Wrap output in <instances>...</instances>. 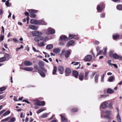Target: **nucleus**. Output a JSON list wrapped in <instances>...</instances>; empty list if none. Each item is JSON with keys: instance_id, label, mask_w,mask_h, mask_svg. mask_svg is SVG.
Wrapping results in <instances>:
<instances>
[{"instance_id": "nucleus-28", "label": "nucleus", "mask_w": 122, "mask_h": 122, "mask_svg": "<svg viewBox=\"0 0 122 122\" xmlns=\"http://www.w3.org/2000/svg\"><path fill=\"white\" fill-rule=\"evenodd\" d=\"M117 9L119 10H122V5H118L117 6Z\"/></svg>"}, {"instance_id": "nucleus-60", "label": "nucleus", "mask_w": 122, "mask_h": 122, "mask_svg": "<svg viewBox=\"0 0 122 122\" xmlns=\"http://www.w3.org/2000/svg\"><path fill=\"white\" fill-rule=\"evenodd\" d=\"M113 66L114 67L116 68H117L118 66L116 64H112V66Z\"/></svg>"}, {"instance_id": "nucleus-13", "label": "nucleus", "mask_w": 122, "mask_h": 122, "mask_svg": "<svg viewBox=\"0 0 122 122\" xmlns=\"http://www.w3.org/2000/svg\"><path fill=\"white\" fill-rule=\"evenodd\" d=\"M28 27L33 30H36L37 29V27L35 25H29Z\"/></svg>"}, {"instance_id": "nucleus-56", "label": "nucleus", "mask_w": 122, "mask_h": 122, "mask_svg": "<svg viewBox=\"0 0 122 122\" xmlns=\"http://www.w3.org/2000/svg\"><path fill=\"white\" fill-rule=\"evenodd\" d=\"M99 43V42L97 41H95L94 42V44L95 45H97Z\"/></svg>"}, {"instance_id": "nucleus-24", "label": "nucleus", "mask_w": 122, "mask_h": 122, "mask_svg": "<svg viewBox=\"0 0 122 122\" xmlns=\"http://www.w3.org/2000/svg\"><path fill=\"white\" fill-rule=\"evenodd\" d=\"M99 76V74H97L96 75L95 77V81L96 83H97L98 82V79Z\"/></svg>"}, {"instance_id": "nucleus-48", "label": "nucleus", "mask_w": 122, "mask_h": 122, "mask_svg": "<svg viewBox=\"0 0 122 122\" xmlns=\"http://www.w3.org/2000/svg\"><path fill=\"white\" fill-rule=\"evenodd\" d=\"M38 64L40 67L43 66L44 65L42 62L40 61L39 62Z\"/></svg>"}, {"instance_id": "nucleus-46", "label": "nucleus", "mask_w": 122, "mask_h": 122, "mask_svg": "<svg viewBox=\"0 0 122 122\" xmlns=\"http://www.w3.org/2000/svg\"><path fill=\"white\" fill-rule=\"evenodd\" d=\"M5 56L4 57H5L6 58V59L7 58L8 59V60L9 59L10 56L7 53L5 54Z\"/></svg>"}, {"instance_id": "nucleus-43", "label": "nucleus", "mask_w": 122, "mask_h": 122, "mask_svg": "<svg viewBox=\"0 0 122 122\" xmlns=\"http://www.w3.org/2000/svg\"><path fill=\"white\" fill-rule=\"evenodd\" d=\"M15 121V118L14 117H13L8 122H14Z\"/></svg>"}, {"instance_id": "nucleus-9", "label": "nucleus", "mask_w": 122, "mask_h": 122, "mask_svg": "<svg viewBox=\"0 0 122 122\" xmlns=\"http://www.w3.org/2000/svg\"><path fill=\"white\" fill-rule=\"evenodd\" d=\"M71 72V70L69 68H66L65 71L66 76H70Z\"/></svg>"}, {"instance_id": "nucleus-53", "label": "nucleus", "mask_w": 122, "mask_h": 122, "mask_svg": "<svg viewBox=\"0 0 122 122\" xmlns=\"http://www.w3.org/2000/svg\"><path fill=\"white\" fill-rule=\"evenodd\" d=\"M111 61H112L111 60H109L107 61V63L109 64V65L111 66H112V64L111 63Z\"/></svg>"}, {"instance_id": "nucleus-51", "label": "nucleus", "mask_w": 122, "mask_h": 122, "mask_svg": "<svg viewBox=\"0 0 122 122\" xmlns=\"http://www.w3.org/2000/svg\"><path fill=\"white\" fill-rule=\"evenodd\" d=\"M104 75L103 74L101 76V81L102 82H104Z\"/></svg>"}, {"instance_id": "nucleus-61", "label": "nucleus", "mask_w": 122, "mask_h": 122, "mask_svg": "<svg viewBox=\"0 0 122 122\" xmlns=\"http://www.w3.org/2000/svg\"><path fill=\"white\" fill-rule=\"evenodd\" d=\"M34 68L36 69L39 71L38 70V66L37 65H35L34 67Z\"/></svg>"}, {"instance_id": "nucleus-62", "label": "nucleus", "mask_w": 122, "mask_h": 122, "mask_svg": "<svg viewBox=\"0 0 122 122\" xmlns=\"http://www.w3.org/2000/svg\"><path fill=\"white\" fill-rule=\"evenodd\" d=\"M4 36H3L0 37V41H1L4 40Z\"/></svg>"}, {"instance_id": "nucleus-26", "label": "nucleus", "mask_w": 122, "mask_h": 122, "mask_svg": "<svg viewBox=\"0 0 122 122\" xmlns=\"http://www.w3.org/2000/svg\"><path fill=\"white\" fill-rule=\"evenodd\" d=\"M38 72L42 77H44L45 76V74L42 71L40 70Z\"/></svg>"}, {"instance_id": "nucleus-3", "label": "nucleus", "mask_w": 122, "mask_h": 122, "mask_svg": "<svg viewBox=\"0 0 122 122\" xmlns=\"http://www.w3.org/2000/svg\"><path fill=\"white\" fill-rule=\"evenodd\" d=\"M34 40L36 42L38 43L40 41L45 40L44 37L41 36L36 37L34 38Z\"/></svg>"}, {"instance_id": "nucleus-37", "label": "nucleus", "mask_w": 122, "mask_h": 122, "mask_svg": "<svg viewBox=\"0 0 122 122\" xmlns=\"http://www.w3.org/2000/svg\"><path fill=\"white\" fill-rule=\"evenodd\" d=\"M10 112L9 111H7L3 114V115L4 116H6L9 114L10 113Z\"/></svg>"}, {"instance_id": "nucleus-1", "label": "nucleus", "mask_w": 122, "mask_h": 122, "mask_svg": "<svg viewBox=\"0 0 122 122\" xmlns=\"http://www.w3.org/2000/svg\"><path fill=\"white\" fill-rule=\"evenodd\" d=\"M65 52L64 54L66 58H68L70 54V52L68 51H66L65 49H63L61 53V55H63L64 53Z\"/></svg>"}, {"instance_id": "nucleus-32", "label": "nucleus", "mask_w": 122, "mask_h": 122, "mask_svg": "<svg viewBox=\"0 0 122 122\" xmlns=\"http://www.w3.org/2000/svg\"><path fill=\"white\" fill-rule=\"evenodd\" d=\"M88 72H86L85 74L84 79L85 80H87L88 79Z\"/></svg>"}, {"instance_id": "nucleus-49", "label": "nucleus", "mask_w": 122, "mask_h": 122, "mask_svg": "<svg viewBox=\"0 0 122 122\" xmlns=\"http://www.w3.org/2000/svg\"><path fill=\"white\" fill-rule=\"evenodd\" d=\"M7 7H10L11 5V4H10L9 2L6 1L5 3Z\"/></svg>"}, {"instance_id": "nucleus-23", "label": "nucleus", "mask_w": 122, "mask_h": 122, "mask_svg": "<svg viewBox=\"0 0 122 122\" xmlns=\"http://www.w3.org/2000/svg\"><path fill=\"white\" fill-rule=\"evenodd\" d=\"M60 51V50L59 48H55L53 50V52L56 53H59Z\"/></svg>"}, {"instance_id": "nucleus-40", "label": "nucleus", "mask_w": 122, "mask_h": 122, "mask_svg": "<svg viewBox=\"0 0 122 122\" xmlns=\"http://www.w3.org/2000/svg\"><path fill=\"white\" fill-rule=\"evenodd\" d=\"M75 36L74 35L70 34L69 35V39H71L75 37Z\"/></svg>"}, {"instance_id": "nucleus-57", "label": "nucleus", "mask_w": 122, "mask_h": 122, "mask_svg": "<svg viewBox=\"0 0 122 122\" xmlns=\"http://www.w3.org/2000/svg\"><path fill=\"white\" fill-rule=\"evenodd\" d=\"M95 74V73L93 72L92 74L90 76V78L91 79H92L93 78Z\"/></svg>"}, {"instance_id": "nucleus-58", "label": "nucleus", "mask_w": 122, "mask_h": 122, "mask_svg": "<svg viewBox=\"0 0 122 122\" xmlns=\"http://www.w3.org/2000/svg\"><path fill=\"white\" fill-rule=\"evenodd\" d=\"M59 44L61 46H63L64 45V42L61 41L59 43Z\"/></svg>"}, {"instance_id": "nucleus-15", "label": "nucleus", "mask_w": 122, "mask_h": 122, "mask_svg": "<svg viewBox=\"0 0 122 122\" xmlns=\"http://www.w3.org/2000/svg\"><path fill=\"white\" fill-rule=\"evenodd\" d=\"M22 69L28 71H31L33 70L32 67H27L22 68Z\"/></svg>"}, {"instance_id": "nucleus-38", "label": "nucleus", "mask_w": 122, "mask_h": 122, "mask_svg": "<svg viewBox=\"0 0 122 122\" xmlns=\"http://www.w3.org/2000/svg\"><path fill=\"white\" fill-rule=\"evenodd\" d=\"M44 110V108H41L39 109L37 112V113L38 114H39L41 112L43 111Z\"/></svg>"}, {"instance_id": "nucleus-18", "label": "nucleus", "mask_w": 122, "mask_h": 122, "mask_svg": "<svg viewBox=\"0 0 122 122\" xmlns=\"http://www.w3.org/2000/svg\"><path fill=\"white\" fill-rule=\"evenodd\" d=\"M25 65L26 66H30L32 64V63L31 62L28 61H26L24 62Z\"/></svg>"}, {"instance_id": "nucleus-20", "label": "nucleus", "mask_w": 122, "mask_h": 122, "mask_svg": "<svg viewBox=\"0 0 122 122\" xmlns=\"http://www.w3.org/2000/svg\"><path fill=\"white\" fill-rule=\"evenodd\" d=\"M39 21V22L38 23V24L42 25H46V22L44 20H38Z\"/></svg>"}, {"instance_id": "nucleus-6", "label": "nucleus", "mask_w": 122, "mask_h": 122, "mask_svg": "<svg viewBox=\"0 0 122 122\" xmlns=\"http://www.w3.org/2000/svg\"><path fill=\"white\" fill-rule=\"evenodd\" d=\"M92 57L90 55H88L86 56L84 59V60L87 61H90L92 59Z\"/></svg>"}, {"instance_id": "nucleus-39", "label": "nucleus", "mask_w": 122, "mask_h": 122, "mask_svg": "<svg viewBox=\"0 0 122 122\" xmlns=\"http://www.w3.org/2000/svg\"><path fill=\"white\" fill-rule=\"evenodd\" d=\"M114 53H113V51H111L109 53V56L110 57H112Z\"/></svg>"}, {"instance_id": "nucleus-16", "label": "nucleus", "mask_w": 122, "mask_h": 122, "mask_svg": "<svg viewBox=\"0 0 122 122\" xmlns=\"http://www.w3.org/2000/svg\"><path fill=\"white\" fill-rule=\"evenodd\" d=\"M72 73L73 75L76 78H77V77L78 74V73L77 71H73L72 72Z\"/></svg>"}, {"instance_id": "nucleus-12", "label": "nucleus", "mask_w": 122, "mask_h": 122, "mask_svg": "<svg viewBox=\"0 0 122 122\" xmlns=\"http://www.w3.org/2000/svg\"><path fill=\"white\" fill-rule=\"evenodd\" d=\"M108 103L106 102H105L101 105L102 107L103 108H105L107 107Z\"/></svg>"}, {"instance_id": "nucleus-17", "label": "nucleus", "mask_w": 122, "mask_h": 122, "mask_svg": "<svg viewBox=\"0 0 122 122\" xmlns=\"http://www.w3.org/2000/svg\"><path fill=\"white\" fill-rule=\"evenodd\" d=\"M34 105L35 106H39V101L38 100H34L33 101Z\"/></svg>"}, {"instance_id": "nucleus-63", "label": "nucleus", "mask_w": 122, "mask_h": 122, "mask_svg": "<svg viewBox=\"0 0 122 122\" xmlns=\"http://www.w3.org/2000/svg\"><path fill=\"white\" fill-rule=\"evenodd\" d=\"M13 40H14V41L18 43L19 42L18 40H17L16 38H13Z\"/></svg>"}, {"instance_id": "nucleus-5", "label": "nucleus", "mask_w": 122, "mask_h": 122, "mask_svg": "<svg viewBox=\"0 0 122 122\" xmlns=\"http://www.w3.org/2000/svg\"><path fill=\"white\" fill-rule=\"evenodd\" d=\"M32 35L34 36H38L42 35L41 32L38 31H32Z\"/></svg>"}, {"instance_id": "nucleus-36", "label": "nucleus", "mask_w": 122, "mask_h": 122, "mask_svg": "<svg viewBox=\"0 0 122 122\" xmlns=\"http://www.w3.org/2000/svg\"><path fill=\"white\" fill-rule=\"evenodd\" d=\"M45 104V102L44 101L40 102L39 101V106H43Z\"/></svg>"}, {"instance_id": "nucleus-64", "label": "nucleus", "mask_w": 122, "mask_h": 122, "mask_svg": "<svg viewBox=\"0 0 122 122\" xmlns=\"http://www.w3.org/2000/svg\"><path fill=\"white\" fill-rule=\"evenodd\" d=\"M118 59L120 60H122V56H118Z\"/></svg>"}, {"instance_id": "nucleus-31", "label": "nucleus", "mask_w": 122, "mask_h": 122, "mask_svg": "<svg viewBox=\"0 0 122 122\" xmlns=\"http://www.w3.org/2000/svg\"><path fill=\"white\" fill-rule=\"evenodd\" d=\"M113 79L114 77L113 76H111L109 77L108 81L110 82H112L113 81Z\"/></svg>"}, {"instance_id": "nucleus-27", "label": "nucleus", "mask_w": 122, "mask_h": 122, "mask_svg": "<svg viewBox=\"0 0 122 122\" xmlns=\"http://www.w3.org/2000/svg\"><path fill=\"white\" fill-rule=\"evenodd\" d=\"M114 92V91L113 89L109 88L107 89V93L109 94H111L113 93Z\"/></svg>"}, {"instance_id": "nucleus-35", "label": "nucleus", "mask_w": 122, "mask_h": 122, "mask_svg": "<svg viewBox=\"0 0 122 122\" xmlns=\"http://www.w3.org/2000/svg\"><path fill=\"white\" fill-rule=\"evenodd\" d=\"M119 37V36L118 34L114 35L113 36V37L114 39H116L118 38Z\"/></svg>"}, {"instance_id": "nucleus-33", "label": "nucleus", "mask_w": 122, "mask_h": 122, "mask_svg": "<svg viewBox=\"0 0 122 122\" xmlns=\"http://www.w3.org/2000/svg\"><path fill=\"white\" fill-rule=\"evenodd\" d=\"M38 45L40 47H42L44 46H45V44H44L43 42H42L41 43H37Z\"/></svg>"}, {"instance_id": "nucleus-7", "label": "nucleus", "mask_w": 122, "mask_h": 122, "mask_svg": "<svg viewBox=\"0 0 122 122\" xmlns=\"http://www.w3.org/2000/svg\"><path fill=\"white\" fill-rule=\"evenodd\" d=\"M60 39L62 41H67L68 40V38L67 37L64 35L61 36L60 37Z\"/></svg>"}, {"instance_id": "nucleus-22", "label": "nucleus", "mask_w": 122, "mask_h": 122, "mask_svg": "<svg viewBox=\"0 0 122 122\" xmlns=\"http://www.w3.org/2000/svg\"><path fill=\"white\" fill-rule=\"evenodd\" d=\"M53 47V46L52 44H49L46 46V48L48 50L51 49Z\"/></svg>"}, {"instance_id": "nucleus-47", "label": "nucleus", "mask_w": 122, "mask_h": 122, "mask_svg": "<svg viewBox=\"0 0 122 122\" xmlns=\"http://www.w3.org/2000/svg\"><path fill=\"white\" fill-rule=\"evenodd\" d=\"M30 16L32 18H34L36 16V15L34 13L30 14Z\"/></svg>"}, {"instance_id": "nucleus-45", "label": "nucleus", "mask_w": 122, "mask_h": 122, "mask_svg": "<svg viewBox=\"0 0 122 122\" xmlns=\"http://www.w3.org/2000/svg\"><path fill=\"white\" fill-rule=\"evenodd\" d=\"M10 118V117H7L4 119L2 120L1 121L2 122H5L9 120Z\"/></svg>"}, {"instance_id": "nucleus-11", "label": "nucleus", "mask_w": 122, "mask_h": 122, "mask_svg": "<svg viewBox=\"0 0 122 122\" xmlns=\"http://www.w3.org/2000/svg\"><path fill=\"white\" fill-rule=\"evenodd\" d=\"M58 70L60 71V74H62L63 72L64 71V68L62 66H59L58 67Z\"/></svg>"}, {"instance_id": "nucleus-25", "label": "nucleus", "mask_w": 122, "mask_h": 122, "mask_svg": "<svg viewBox=\"0 0 122 122\" xmlns=\"http://www.w3.org/2000/svg\"><path fill=\"white\" fill-rule=\"evenodd\" d=\"M29 12L30 14L36 13L37 12V10L33 9H30L29 10Z\"/></svg>"}, {"instance_id": "nucleus-8", "label": "nucleus", "mask_w": 122, "mask_h": 122, "mask_svg": "<svg viewBox=\"0 0 122 122\" xmlns=\"http://www.w3.org/2000/svg\"><path fill=\"white\" fill-rule=\"evenodd\" d=\"M104 6L105 5L104 4L98 5L97 7V10L99 11H101L103 8L104 7Z\"/></svg>"}, {"instance_id": "nucleus-4", "label": "nucleus", "mask_w": 122, "mask_h": 122, "mask_svg": "<svg viewBox=\"0 0 122 122\" xmlns=\"http://www.w3.org/2000/svg\"><path fill=\"white\" fill-rule=\"evenodd\" d=\"M61 117V120L63 122H67V119L66 117L65 113H63L60 115Z\"/></svg>"}, {"instance_id": "nucleus-30", "label": "nucleus", "mask_w": 122, "mask_h": 122, "mask_svg": "<svg viewBox=\"0 0 122 122\" xmlns=\"http://www.w3.org/2000/svg\"><path fill=\"white\" fill-rule=\"evenodd\" d=\"M57 67L56 66L54 67L53 70V71L52 74L53 75L56 74V73L57 71Z\"/></svg>"}, {"instance_id": "nucleus-59", "label": "nucleus", "mask_w": 122, "mask_h": 122, "mask_svg": "<svg viewBox=\"0 0 122 122\" xmlns=\"http://www.w3.org/2000/svg\"><path fill=\"white\" fill-rule=\"evenodd\" d=\"M33 50L35 52H39V51L38 50H36V48L34 47H32Z\"/></svg>"}, {"instance_id": "nucleus-44", "label": "nucleus", "mask_w": 122, "mask_h": 122, "mask_svg": "<svg viewBox=\"0 0 122 122\" xmlns=\"http://www.w3.org/2000/svg\"><path fill=\"white\" fill-rule=\"evenodd\" d=\"M109 107L111 109H112L113 108L112 104V102L110 103L108 105Z\"/></svg>"}, {"instance_id": "nucleus-14", "label": "nucleus", "mask_w": 122, "mask_h": 122, "mask_svg": "<svg viewBox=\"0 0 122 122\" xmlns=\"http://www.w3.org/2000/svg\"><path fill=\"white\" fill-rule=\"evenodd\" d=\"M102 113L107 114L108 115H110L112 113V111H111L107 110L106 111H104L102 112Z\"/></svg>"}, {"instance_id": "nucleus-19", "label": "nucleus", "mask_w": 122, "mask_h": 122, "mask_svg": "<svg viewBox=\"0 0 122 122\" xmlns=\"http://www.w3.org/2000/svg\"><path fill=\"white\" fill-rule=\"evenodd\" d=\"M84 74L83 73H81L79 74V79L81 81H82L84 79Z\"/></svg>"}, {"instance_id": "nucleus-34", "label": "nucleus", "mask_w": 122, "mask_h": 122, "mask_svg": "<svg viewBox=\"0 0 122 122\" xmlns=\"http://www.w3.org/2000/svg\"><path fill=\"white\" fill-rule=\"evenodd\" d=\"M117 119L118 122H121V120L119 113H118L117 117Z\"/></svg>"}, {"instance_id": "nucleus-29", "label": "nucleus", "mask_w": 122, "mask_h": 122, "mask_svg": "<svg viewBox=\"0 0 122 122\" xmlns=\"http://www.w3.org/2000/svg\"><path fill=\"white\" fill-rule=\"evenodd\" d=\"M118 55L117 54L115 53L113 54L112 57L114 59H118Z\"/></svg>"}, {"instance_id": "nucleus-21", "label": "nucleus", "mask_w": 122, "mask_h": 122, "mask_svg": "<svg viewBox=\"0 0 122 122\" xmlns=\"http://www.w3.org/2000/svg\"><path fill=\"white\" fill-rule=\"evenodd\" d=\"M74 43V41L73 40H70L67 43L66 45L67 47H69L72 45Z\"/></svg>"}, {"instance_id": "nucleus-52", "label": "nucleus", "mask_w": 122, "mask_h": 122, "mask_svg": "<svg viewBox=\"0 0 122 122\" xmlns=\"http://www.w3.org/2000/svg\"><path fill=\"white\" fill-rule=\"evenodd\" d=\"M103 51V50H100L99 52L97 53V56L99 55H101Z\"/></svg>"}, {"instance_id": "nucleus-10", "label": "nucleus", "mask_w": 122, "mask_h": 122, "mask_svg": "<svg viewBox=\"0 0 122 122\" xmlns=\"http://www.w3.org/2000/svg\"><path fill=\"white\" fill-rule=\"evenodd\" d=\"M39 22V21H38V20H36L32 19L30 20V23L32 24L37 25L38 24V23Z\"/></svg>"}, {"instance_id": "nucleus-54", "label": "nucleus", "mask_w": 122, "mask_h": 122, "mask_svg": "<svg viewBox=\"0 0 122 122\" xmlns=\"http://www.w3.org/2000/svg\"><path fill=\"white\" fill-rule=\"evenodd\" d=\"M23 48V46L22 45H21L20 47L19 48H16V51H18L19 50Z\"/></svg>"}, {"instance_id": "nucleus-2", "label": "nucleus", "mask_w": 122, "mask_h": 122, "mask_svg": "<svg viewBox=\"0 0 122 122\" xmlns=\"http://www.w3.org/2000/svg\"><path fill=\"white\" fill-rule=\"evenodd\" d=\"M55 30L51 28H49L47 29V31L46 32V33L47 35L50 34H53L55 33Z\"/></svg>"}, {"instance_id": "nucleus-42", "label": "nucleus", "mask_w": 122, "mask_h": 122, "mask_svg": "<svg viewBox=\"0 0 122 122\" xmlns=\"http://www.w3.org/2000/svg\"><path fill=\"white\" fill-rule=\"evenodd\" d=\"M71 111L72 112H76L77 111L78 109L76 108H74L71 109Z\"/></svg>"}, {"instance_id": "nucleus-50", "label": "nucleus", "mask_w": 122, "mask_h": 122, "mask_svg": "<svg viewBox=\"0 0 122 122\" xmlns=\"http://www.w3.org/2000/svg\"><path fill=\"white\" fill-rule=\"evenodd\" d=\"M6 89V88L5 87H2L0 88V92L2 91L5 90Z\"/></svg>"}, {"instance_id": "nucleus-41", "label": "nucleus", "mask_w": 122, "mask_h": 122, "mask_svg": "<svg viewBox=\"0 0 122 122\" xmlns=\"http://www.w3.org/2000/svg\"><path fill=\"white\" fill-rule=\"evenodd\" d=\"M6 59L5 57H3L0 58V61L2 62L5 61Z\"/></svg>"}, {"instance_id": "nucleus-55", "label": "nucleus", "mask_w": 122, "mask_h": 122, "mask_svg": "<svg viewBox=\"0 0 122 122\" xmlns=\"http://www.w3.org/2000/svg\"><path fill=\"white\" fill-rule=\"evenodd\" d=\"M104 117L105 118L108 119L109 120L110 119V117L108 115H105Z\"/></svg>"}]
</instances>
